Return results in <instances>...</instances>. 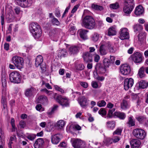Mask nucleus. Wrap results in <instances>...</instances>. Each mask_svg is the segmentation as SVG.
I'll list each match as a JSON object with an SVG mask.
<instances>
[{
  "mask_svg": "<svg viewBox=\"0 0 148 148\" xmlns=\"http://www.w3.org/2000/svg\"><path fill=\"white\" fill-rule=\"evenodd\" d=\"M29 29L35 38H38L41 36L42 33L41 30L40 26L37 23H31L29 26Z\"/></svg>",
  "mask_w": 148,
  "mask_h": 148,
  "instance_id": "1",
  "label": "nucleus"
},
{
  "mask_svg": "<svg viewBox=\"0 0 148 148\" xmlns=\"http://www.w3.org/2000/svg\"><path fill=\"white\" fill-rule=\"evenodd\" d=\"M82 25L86 28L92 29L94 28L95 23L92 17L90 16H86L83 18Z\"/></svg>",
  "mask_w": 148,
  "mask_h": 148,
  "instance_id": "2",
  "label": "nucleus"
},
{
  "mask_svg": "<svg viewBox=\"0 0 148 148\" xmlns=\"http://www.w3.org/2000/svg\"><path fill=\"white\" fill-rule=\"evenodd\" d=\"M10 81L14 83L19 84L21 83V77L19 72L14 71L12 72L9 75Z\"/></svg>",
  "mask_w": 148,
  "mask_h": 148,
  "instance_id": "3",
  "label": "nucleus"
},
{
  "mask_svg": "<svg viewBox=\"0 0 148 148\" xmlns=\"http://www.w3.org/2000/svg\"><path fill=\"white\" fill-rule=\"evenodd\" d=\"M13 63L18 69H20L23 68V59L21 57L15 56L12 58Z\"/></svg>",
  "mask_w": 148,
  "mask_h": 148,
  "instance_id": "4",
  "label": "nucleus"
},
{
  "mask_svg": "<svg viewBox=\"0 0 148 148\" xmlns=\"http://www.w3.org/2000/svg\"><path fill=\"white\" fill-rule=\"evenodd\" d=\"M133 134L136 137L140 139H144L146 135L144 130L139 128L134 129L133 130Z\"/></svg>",
  "mask_w": 148,
  "mask_h": 148,
  "instance_id": "5",
  "label": "nucleus"
},
{
  "mask_svg": "<svg viewBox=\"0 0 148 148\" xmlns=\"http://www.w3.org/2000/svg\"><path fill=\"white\" fill-rule=\"evenodd\" d=\"M56 101L63 106L66 107L69 105V100L66 97L58 95L57 97Z\"/></svg>",
  "mask_w": 148,
  "mask_h": 148,
  "instance_id": "6",
  "label": "nucleus"
},
{
  "mask_svg": "<svg viewBox=\"0 0 148 148\" xmlns=\"http://www.w3.org/2000/svg\"><path fill=\"white\" fill-rule=\"evenodd\" d=\"M89 49V52L84 53L83 56L84 61L86 63L91 62L92 61V56L90 53L93 52L95 50L94 47H90Z\"/></svg>",
  "mask_w": 148,
  "mask_h": 148,
  "instance_id": "7",
  "label": "nucleus"
},
{
  "mask_svg": "<svg viewBox=\"0 0 148 148\" xmlns=\"http://www.w3.org/2000/svg\"><path fill=\"white\" fill-rule=\"evenodd\" d=\"M119 38L121 40L128 39L129 38V34L128 29L126 28H121L119 31Z\"/></svg>",
  "mask_w": 148,
  "mask_h": 148,
  "instance_id": "8",
  "label": "nucleus"
},
{
  "mask_svg": "<svg viewBox=\"0 0 148 148\" xmlns=\"http://www.w3.org/2000/svg\"><path fill=\"white\" fill-rule=\"evenodd\" d=\"M120 72L122 74L126 75L129 74L131 72L130 66L125 64L122 65L120 67Z\"/></svg>",
  "mask_w": 148,
  "mask_h": 148,
  "instance_id": "9",
  "label": "nucleus"
},
{
  "mask_svg": "<svg viewBox=\"0 0 148 148\" xmlns=\"http://www.w3.org/2000/svg\"><path fill=\"white\" fill-rule=\"evenodd\" d=\"M133 61L136 63H140L143 60L142 55L141 53L136 52L131 56Z\"/></svg>",
  "mask_w": 148,
  "mask_h": 148,
  "instance_id": "10",
  "label": "nucleus"
},
{
  "mask_svg": "<svg viewBox=\"0 0 148 148\" xmlns=\"http://www.w3.org/2000/svg\"><path fill=\"white\" fill-rule=\"evenodd\" d=\"M134 84V80L132 78H127L125 79L124 83V88L125 90H127L131 88Z\"/></svg>",
  "mask_w": 148,
  "mask_h": 148,
  "instance_id": "11",
  "label": "nucleus"
},
{
  "mask_svg": "<svg viewBox=\"0 0 148 148\" xmlns=\"http://www.w3.org/2000/svg\"><path fill=\"white\" fill-rule=\"evenodd\" d=\"M17 4L23 8L28 7L31 5V1L28 0H16Z\"/></svg>",
  "mask_w": 148,
  "mask_h": 148,
  "instance_id": "12",
  "label": "nucleus"
},
{
  "mask_svg": "<svg viewBox=\"0 0 148 148\" xmlns=\"http://www.w3.org/2000/svg\"><path fill=\"white\" fill-rule=\"evenodd\" d=\"M71 142L74 148H80L83 143V141L79 139H72Z\"/></svg>",
  "mask_w": 148,
  "mask_h": 148,
  "instance_id": "13",
  "label": "nucleus"
},
{
  "mask_svg": "<svg viewBox=\"0 0 148 148\" xmlns=\"http://www.w3.org/2000/svg\"><path fill=\"white\" fill-rule=\"evenodd\" d=\"M78 101L80 105L83 108H86L88 105L87 100L84 96L78 98Z\"/></svg>",
  "mask_w": 148,
  "mask_h": 148,
  "instance_id": "14",
  "label": "nucleus"
},
{
  "mask_svg": "<svg viewBox=\"0 0 148 148\" xmlns=\"http://www.w3.org/2000/svg\"><path fill=\"white\" fill-rule=\"evenodd\" d=\"M130 104L127 100L123 99L121 103V109L125 110L130 107Z\"/></svg>",
  "mask_w": 148,
  "mask_h": 148,
  "instance_id": "15",
  "label": "nucleus"
},
{
  "mask_svg": "<svg viewBox=\"0 0 148 148\" xmlns=\"http://www.w3.org/2000/svg\"><path fill=\"white\" fill-rule=\"evenodd\" d=\"M130 144L132 148H139L141 143L139 140L135 139L132 140L130 142Z\"/></svg>",
  "mask_w": 148,
  "mask_h": 148,
  "instance_id": "16",
  "label": "nucleus"
},
{
  "mask_svg": "<svg viewBox=\"0 0 148 148\" xmlns=\"http://www.w3.org/2000/svg\"><path fill=\"white\" fill-rule=\"evenodd\" d=\"M44 143L42 138H39L37 139L34 145L35 148H42Z\"/></svg>",
  "mask_w": 148,
  "mask_h": 148,
  "instance_id": "17",
  "label": "nucleus"
},
{
  "mask_svg": "<svg viewBox=\"0 0 148 148\" xmlns=\"http://www.w3.org/2000/svg\"><path fill=\"white\" fill-rule=\"evenodd\" d=\"M60 141V135L56 134L52 136L51 141L52 143L54 144H58Z\"/></svg>",
  "mask_w": 148,
  "mask_h": 148,
  "instance_id": "18",
  "label": "nucleus"
},
{
  "mask_svg": "<svg viewBox=\"0 0 148 148\" xmlns=\"http://www.w3.org/2000/svg\"><path fill=\"white\" fill-rule=\"evenodd\" d=\"M147 84L145 81L141 80L140 81L138 84H137L136 86V87L137 89H139L140 88H145L147 87Z\"/></svg>",
  "mask_w": 148,
  "mask_h": 148,
  "instance_id": "19",
  "label": "nucleus"
},
{
  "mask_svg": "<svg viewBox=\"0 0 148 148\" xmlns=\"http://www.w3.org/2000/svg\"><path fill=\"white\" fill-rule=\"evenodd\" d=\"M36 91V89L34 87H31L27 88L25 92V95L27 97H30L32 96L34 92Z\"/></svg>",
  "mask_w": 148,
  "mask_h": 148,
  "instance_id": "20",
  "label": "nucleus"
},
{
  "mask_svg": "<svg viewBox=\"0 0 148 148\" xmlns=\"http://www.w3.org/2000/svg\"><path fill=\"white\" fill-rule=\"evenodd\" d=\"M116 31L115 26H112L108 29V35L109 36H113L116 34Z\"/></svg>",
  "mask_w": 148,
  "mask_h": 148,
  "instance_id": "21",
  "label": "nucleus"
},
{
  "mask_svg": "<svg viewBox=\"0 0 148 148\" xmlns=\"http://www.w3.org/2000/svg\"><path fill=\"white\" fill-rule=\"evenodd\" d=\"M88 31L86 29L80 30L79 32L81 38L84 40L86 39L87 38V34Z\"/></svg>",
  "mask_w": 148,
  "mask_h": 148,
  "instance_id": "22",
  "label": "nucleus"
},
{
  "mask_svg": "<svg viewBox=\"0 0 148 148\" xmlns=\"http://www.w3.org/2000/svg\"><path fill=\"white\" fill-rule=\"evenodd\" d=\"M143 12L144 11L142 6L139 5L136 8L135 14L137 16L143 14Z\"/></svg>",
  "mask_w": 148,
  "mask_h": 148,
  "instance_id": "23",
  "label": "nucleus"
},
{
  "mask_svg": "<svg viewBox=\"0 0 148 148\" xmlns=\"http://www.w3.org/2000/svg\"><path fill=\"white\" fill-rule=\"evenodd\" d=\"M43 61L42 57L40 55L37 56L35 60V64L36 67L40 65Z\"/></svg>",
  "mask_w": 148,
  "mask_h": 148,
  "instance_id": "24",
  "label": "nucleus"
},
{
  "mask_svg": "<svg viewBox=\"0 0 148 148\" xmlns=\"http://www.w3.org/2000/svg\"><path fill=\"white\" fill-rule=\"evenodd\" d=\"M114 115L120 119L122 120L124 119L126 117L125 114L124 112H114Z\"/></svg>",
  "mask_w": 148,
  "mask_h": 148,
  "instance_id": "25",
  "label": "nucleus"
},
{
  "mask_svg": "<svg viewBox=\"0 0 148 148\" xmlns=\"http://www.w3.org/2000/svg\"><path fill=\"white\" fill-rule=\"evenodd\" d=\"M133 8V7L124 5L123 8V11L126 15H128L132 12Z\"/></svg>",
  "mask_w": 148,
  "mask_h": 148,
  "instance_id": "26",
  "label": "nucleus"
},
{
  "mask_svg": "<svg viewBox=\"0 0 148 148\" xmlns=\"http://www.w3.org/2000/svg\"><path fill=\"white\" fill-rule=\"evenodd\" d=\"M65 124V122L64 120H60L57 122L55 126L58 129H61L64 127Z\"/></svg>",
  "mask_w": 148,
  "mask_h": 148,
  "instance_id": "27",
  "label": "nucleus"
},
{
  "mask_svg": "<svg viewBox=\"0 0 148 148\" xmlns=\"http://www.w3.org/2000/svg\"><path fill=\"white\" fill-rule=\"evenodd\" d=\"M105 46L103 45H101L98 51L99 52V54L101 55H104L107 53V51L106 49Z\"/></svg>",
  "mask_w": 148,
  "mask_h": 148,
  "instance_id": "28",
  "label": "nucleus"
},
{
  "mask_svg": "<svg viewBox=\"0 0 148 148\" xmlns=\"http://www.w3.org/2000/svg\"><path fill=\"white\" fill-rule=\"evenodd\" d=\"M79 51V47L75 46H72L69 49V51L71 54H76Z\"/></svg>",
  "mask_w": 148,
  "mask_h": 148,
  "instance_id": "29",
  "label": "nucleus"
},
{
  "mask_svg": "<svg viewBox=\"0 0 148 148\" xmlns=\"http://www.w3.org/2000/svg\"><path fill=\"white\" fill-rule=\"evenodd\" d=\"M106 125L108 128L112 130L115 127L116 122L113 121H108L106 123Z\"/></svg>",
  "mask_w": 148,
  "mask_h": 148,
  "instance_id": "30",
  "label": "nucleus"
},
{
  "mask_svg": "<svg viewBox=\"0 0 148 148\" xmlns=\"http://www.w3.org/2000/svg\"><path fill=\"white\" fill-rule=\"evenodd\" d=\"M67 55V52L65 49L59 50L58 51V56L59 58L65 57Z\"/></svg>",
  "mask_w": 148,
  "mask_h": 148,
  "instance_id": "31",
  "label": "nucleus"
},
{
  "mask_svg": "<svg viewBox=\"0 0 148 148\" xmlns=\"http://www.w3.org/2000/svg\"><path fill=\"white\" fill-rule=\"evenodd\" d=\"M127 123L129 127L133 126L135 125V121L133 119L132 116H131L129 117Z\"/></svg>",
  "mask_w": 148,
  "mask_h": 148,
  "instance_id": "32",
  "label": "nucleus"
},
{
  "mask_svg": "<svg viewBox=\"0 0 148 148\" xmlns=\"http://www.w3.org/2000/svg\"><path fill=\"white\" fill-rule=\"evenodd\" d=\"M58 107V106L56 105H54L53 106L51 110H49L47 112V114L49 115H51L53 114L54 112L56 111Z\"/></svg>",
  "mask_w": 148,
  "mask_h": 148,
  "instance_id": "33",
  "label": "nucleus"
},
{
  "mask_svg": "<svg viewBox=\"0 0 148 148\" xmlns=\"http://www.w3.org/2000/svg\"><path fill=\"white\" fill-rule=\"evenodd\" d=\"M136 119L140 123H145L147 124L148 122L146 118L143 116H138L136 117Z\"/></svg>",
  "mask_w": 148,
  "mask_h": 148,
  "instance_id": "34",
  "label": "nucleus"
},
{
  "mask_svg": "<svg viewBox=\"0 0 148 148\" xmlns=\"http://www.w3.org/2000/svg\"><path fill=\"white\" fill-rule=\"evenodd\" d=\"M124 1V5H128L132 7H134L133 0H123Z\"/></svg>",
  "mask_w": 148,
  "mask_h": 148,
  "instance_id": "35",
  "label": "nucleus"
},
{
  "mask_svg": "<svg viewBox=\"0 0 148 148\" xmlns=\"http://www.w3.org/2000/svg\"><path fill=\"white\" fill-rule=\"evenodd\" d=\"M112 139L109 138H105L103 141V144L105 145H109L112 143Z\"/></svg>",
  "mask_w": 148,
  "mask_h": 148,
  "instance_id": "36",
  "label": "nucleus"
},
{
  "mask_svg": "<svg viewBox=\"0 0 148 148\" xmlns=\"http://www.w3.org/2000/svg\"><path fill=\"white\" fill-rule=\"evenodd\" d=\"M92 7L95 10L98 11H101L103 10V7L101 5L97 4H92Z\"/></svg>",
  "mask_w": 148,
  "mask_h": 148,
  "instance_id": "37",
  "label": "nucleus"
},
{
  "mask_svg": "<svg viewBox=\"0 0 148 148\" xmlns=\"http://www.w3.org/2000/svg\"><path fill=\"white\" fill-rule=\"evenodd\" d=\"M144 70L145 68L143 67L139 69L138 74L140 77L142 78L145 76Z\"/></svg>",
  "mask_w": 148,
  "mask_h": 148,
  "instance_id": "38",
  "label": "nucleus"
},
{
  "mask_svg": "<svg viewBox=\"0 0 148 148\" xmlns=\"http://www.w3.org/2000/svg\"><path fill=\"white\" fill-rule=\"evenodd\" d=\"M106 105V102L103 100H101L97 103V105L99 107H104Z\"/></svg>",
  "mask_w": 148,
  "mask_h": 148,
  "instance_id": "39",
  "label": "nucleus"
},
{
  "mask_svg": "<svg viewBox=\"0 0 148 148\" xmlns=\"http://www.w3.org/2000/svg\"><path fill=\"white\" fill-rule=\"evenodd\" d=\"M38 99L41 102L44 103H47L48 101L47 97L46 96L44 95L40 96L39 97Z\"/></svg>",
  "mask_w": 148,
  "mask_h": 148,
  "instance_id": "40",
  "label": "nucleus"
},
{
  "mask_svg": "<svg viewBox=\"0 0 148 148\" xmlns=\"http://www.w3.org/2000/svg\"><path fill=\"white\" fill-rule=\"evenodd\" d=\"M134 32H136L141 30L143 29V26L140 24H136L134 27Z\"/></svg>",
  "mask_w": 148,
  "mask_h": 148,
  "instance_id": "41",
  "label": "nucleus"
},
{
  "mask_svg": "<svg viewBox=\"0 0 148 148\" xmlns=\"http://www.w3.org/2000/svg\"><path fill=\"white\" fill-rule=\"evenodd\" d=\"M103 62L104 66L106 67H108L111 64L109 59L107 58H105L103 60Z\"/></svg>",
  "mask_w": 148,
  "mask_h": 148,
  "instance_id": "42",
  "label": "nucleus"
},
{
  "mask_svg": "<svg viewBox=\"0 0 148 148\" xmlns=\"http://www.w3.org/2000/svg\"><path fill=\"white\" fill-rule=\"evenodd\" d=\"M123 129L121 127H118L113 132V134L114 135L116 134L117 135H121V134Z\"/></svg>",
  "mask_w": 148,
  "mask_h": 148,
  "instance_id": "43",
  "label": "nucleus"
},
{
  "mask_svg": "<svg viewBox=\"0 0 148 148\" xmlns=\"http://www.w3.org/2000/svg\"><path fill=\"white\" fill-rule=\"evenodd\" d=\"M110 7L114 9H117L119 7V5L118 3H114L111 4L110 5Z\"/></svg>",
  "mask_w": 148,
  "mask_h": 148,
  "instance_id": "44",
  "label": "nucleus"
},
{
  "mask_svg": "<svg viewBox=\"0 0 148 148\" xmlns=\"http://www.w3.org/2000/svg\"><path fill=\"white\" fill-rule=\"evenodd\" d=\"M99 35L97 33H95L92 36V40L94 42L97 41L99 39Z\"/></svg>",
  "mask_w": 148,
  "mask_h": 148,
  "instance_id": "45",
  "label": "nucleus"
},
{
  "mask_svg": "<svg viewBox=\"0 0 148 148\" xmlns=\"http://www.w3.org/2000/svg\"><path fill=\"white\" fill-rule=\"evenodd\" d=\"M99 113L102 116L105 115L106 114V112L105 109L103 108H101L98 111Z\"/></svg>",
  "mask_w": 148,
  "mask_h": 148,
  "instance_id": "46",
  "label": "nucleus"
},
{
  "mask_svg": "<svg viewBox=\"0 0 148 148\" xmlns=\"http://www.w3.org/2000/svg\"><path fill=\"white\" fill-rule=\"evenodd\" d=\"M51 22L52 24L54 25H59L60 24V22L58 21V19L55 18H53L51 19Z\"/></svg>",
  "mask_w": 148,
  "mask_h": 148,
  "instance_id": "47",
  "label": "nucleus"
},
{
  "mask_svg": "<svg viewBox=\"0 0 148 148\" xmlns=\"http://www.w3.org/2000/svg\"><path fill=\"white\" fill-rule=\"evenodd\" d=\"M1 103L3 104L4 108H5L6 107V101L5 96L2 95L1 99Z\"/></svg>",
  "mask_w": 148,
  "mask_h": 148,
  "instance_id": "48",
  "label": "nucleus"
},
{
  "mask_svg": "<svg viewBox=\"0 0 148 148\" xmlns=\"http://www.w3.org/2000/svg\"><path fill=\"white\" fill-rule=\"evenodd\" d=\"M36 135L34 134H31L27 136V138L31 140H33L36 138Z\"/></svg>",
  "mask_w": 148,
  "mask_h": 148,
  "instance_id": "49",
  "label": "nucleus"
},
{
  "mask_svg": "<svg viewBox=\"0 0 148 148\" xmlns=\"http://www.w3.org/2000/svg\"><path fill=\"white\" fill-rule=\"evenodd\" d=\"M11 124L12 125V131H15V126L14 124V118H12L10 122Z\"/></svg>",
  "mask_w": 148,
  "mask_h": 148,
  "instance_id": "50",
  "label": "nucleus"
},
{
  "mask_svg": "<svg viewBox=\"0 0 148 148\" xmlns=\"http://www.w3.org/2000/svg\"><path fill=\"white\" fill-rule=\"evenodd\" d=\"M84 68V66L83 64L81 63L78 64L77 66V69L78 70L81 71Z\"/></svg>",
  "mask_w": 148,
  "mask_h": 148,
  "instance_id": "51",
  "label": "nucleus"
},
{
  "mask_svg": "<svg viewBox=\"0 0 148 148\" xmlns=\"http://www.w3.org/2000/svg\"><path fill=\"white\" fill-rule=\"evenodd\" d=\"M92 87L95 88H97L98 87V84L97 82L95 81H93L91 83Z\"/></svg>",
  "mask_w": 148,
  "mask_h": 148,
  "instance_id": "52",
  "label": "nucleus"
},
{
  "mask_svg": "<svg viewBox=\"0 0 148 148\" xmlns=\"http://www.w3.org/2000/svg\"><path fill=\"white\" fill-rule=\"evenodd\" d=\"M100 59V57L99 55L96 53L94 55V60L96 62H98Z\"/></svg>",
  "mask_w": 148,
  "mask_h": 148,
  "instance_id": "53",
  "label": "nucleus"
},
{
  "mask_svg": "<svg viewBox=\"0 0 148 148\" xmlns=\"http://www.w3.org/2000/svg\"><path fill=\"white\" fill-rule=\"evenodd\" d=\"M54 87L56 90L61 92L62 93H64V90L62 89L59 87L58 86L56 85L54 86Z\"/></svg>",
  "mask_w": 148,
  "mask_h": 148,
  "instance_id": "54",
  "label": "nucleus"
},
{
  "mask_svg": "<svg viewBox=\"0 0 148 148\" xmlns=\"http://www.w3.org/2000/svg\"><path fill=\"white\" fill-rule=\"evenodd\" d=\"M112 142L113 143H116L119 141L120 140V137L118 136H115L113 137L112 139Z\"/></svg>",
  "mask_w": 148,
  "mask_h": 148,
  "instance_id": "55",
  "label": "nucleus"
},
{
  "mask_svg": "<svg viewBox=\"0 0 148 148\" xmlns=\"http://www.w3.org/2000/svg\"><path fill=\"white\" fill-rule=\"evenodd\" d=\"M115 110V109L113 108L111 110H109L108 111V115L109 117H110L112 116L113 112Z\"/></svg>",
  "mask_w": 148,
  "mask_h": 148,
  "instance_id": "56",
  "label": "nucleus"
},
{
  "mask_svg": "<svg viewBox=\"0 0 148 148\" xmlns=\"http://www.w3.org/2000/svg\"><path fill=\"white\" fill-rule=\"evenodd\" d=\"M42 91H44L47 94L49 95H52L53 94L54 95V93H53L52 91H49L46 89L42 90ZM56 93H55V94L56 95Z\"/></svg>",
  "mask_w": 148,
  "mask_h": 148,
  "instance_id": "57",
  "label": "nucleus"
},
{
  "mask_svg": "<svg viewBox=\"0 0 148 148\" xmlns=\"http://www.w3.org/2000/svg\"><path fill=\"white\" fill-rule=\"evenodd\" d=\"M80 84L82 86L85 88H87L88 86V83L85 82H81L80 83Z\"/></svg>",
  "mask_w": 148,
  "mask_h": 148,
  "instance_id": "58",
  "label": "nucleus"
},
{
  "mask_svg": "<svg viewBox=\"0 0 148 148\" xmlns=\"http://www.w3.org/2000/svg\"><path fill=\"white\" fill-rule=\"evenodd\" d=\"M2 85L3 87H5L6 86V81L5 77L2 78Z\"/></svg>",
  "mask_w": 148,
  "mask_h": 148,
  "instance_id": "59",
  "label": "nucleus"
},
{
  "mask_svg": "<svg viewBox=\"0 0 148 148\" xmlns=\"http://www.w3.org/2000/svg\"><path fill=\"white\" fill-rule=\"evenodd\" d=\"M1 24L2 25H3L4 24V12H3L2 13L1 15Z\"/></svg>",
  "mask_w": 148,
  "mask_h": 148,
  "instance_id": "60",
  "label": "nucleus"
},
{
  "mask_svg": "<svg viewBox=\"0 0 148 148\" xmlns=\"http://www.w3.org/2000/svg\"><path fill=\"white\" fill-rule=\"evenodd\" d=\"M19 125L22 128H24L25 126V122L23 121H21L19 123Z\"/></svg>",
  "mask_w": 148,
  "mask_h": 148,
  "instance_id": "61",
  "label": "nucleus"
},
{
  "mask_svg": "<svg viewBox=\"0 0 148 148\" xmlns=\"http://www.w3.org/2000/svg\"><path fill=\"white\" fill-rule=\"evenodd\" d=\"M98 76V74L97 73V71L95 68V70L93 72V76L94 78L96 79Z\"/></svg>",
  "mask_w": 148,
  "mask_h": 148,
  "instance_id": "62",
  "label": "nucleus"
},
{
  "mask_svg": "<svg viewBox=\"0 0 148 148\" xmlns=\"http://www.w3.org/2000/svg\"><path fill=\"white\" fill-rule=\"evenodd\" d=\"M88 116L89 117L88 118V121L90 122H92L94 121V118L92 117L91 115L90 114L88 113Z\"/></svg>",
  "mask_w": 148,
  "mask_h": 148,
  "instance_id": "63",
  "label": "nucleus"
},
{
  "mask_svg": "<svg viewBox=\"0 0 148 148\" xmlns=\"http://www.w3.org/2000/svg\"><path fill=\"white\" fill-rule=\"evenodd\" d=\"M78 7L79 6L77 5L75 6L71 11V13H74L76 11Z\"/></svg>",
  "mask_w": 148,
  "mask_h": 148,
  "instance_id": "64",
  "label": "nucleus"
}]
</instances>
